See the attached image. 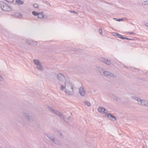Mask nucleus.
<instances>
[{
    "label": "nucleus",
    "mask_w": 148,
    "mask_h": 148,
    "mask_svg": "<svg viewBox=\"0 0 148 148\" xmlns=\"http://www.w3.org/2000/svg\"><path fill=\"white\" fill-rule=\"evenodd\" d=\"M116 20L117 21H123V19H119V20H118V18H116Z\"/></svg>",
    "instance_id": "obj_18"
},
{
    "label": "nucleus",
    "mask_w": 148,
    "mask_h": 148,
    "mask_svg": "<svg viewBox=\"0 0 148 148\" xmlns=\"http://www.w3.org/2000/svg\"><path fill=\"white\" fill-rule=\"evenodd\" d=\"M61 87H62V90L64 88V86H63V85H62L61 86Z\"/></svg>",
    "instance_id": "obj_19"
},
{
    "label": "nucleus",
    "mask_w": 148,
    "mask_h": 148,
    "mask_svg": "<svg viewBox=\"0 0 148 148\" xmlns=\"http://www.w3.org/2000/svg\"><path fill=\"white\" fill-rule=\"evenodd\" d=\"M71 88H72V89L73 90V87H71Z\"/></svg>",
    "instance_id": "obj_20"
},
{
    "label": "nucleus",
    "mask_w": 148,
    "mask_h": 148,
    "mask_svg": "<svg viewBox=\"0 0 148 148\" xmlns=\"http://www.w3.org/2000/svg\"><path fill=\"white\" fill-rule=\"evenodd\" d=\"M104 75L106 76L108 75H109V73L107 71H105L104 72Z\"/></svg>",
    "instance_id": "obj_12"
},
{
    "label": "nucleus",
    "mask_w": 148,
    "mask_h": 148,
    "mask_svg": "<svg viewBox=\"0 0 148 148\" xmlns=\"http://www.w3.org/2000/svg\"><path fill=\"white\" fill-rule=\"evenodd\" d=\"M1 5V8L2 9L5 11H8L9 9V7L4 3L1 2L0 3Z\"/></svg>",
    "instance_id": "obj_1"
},
{
    "label": "nucleus",
    "mask_w": 148,
    "mask_h": 148,
    "mask_svg": "<svg viewBox=\"0 0 148 148\" xmlns=\"http://www.w3.org/2000/svg\"><path fill=\"white\" fill-rule=\"evenodd\" d=\"M79 93L80 94L84 96L85 94V91L84 89L82 87H81L79 89Z\"/></svg>",
    "instance_id": "obj_4"
},
{
    "label": "nucleus",
    "mask_w": 148,
    "mask_h": 148,
    "mask_svg": "<svg viewBox=\"0 0 148 148\" xmlns=\"http://www.w3.org/2000/svg\"><path fill=\"white\" fill-rule=\"evenodd\" d=\"M6 1L9 3H12L13 2L14 0H5Z\"/></svg>",
    "instance_id": "obj_13"
},
{
    "label": "nucleus",
    "mask_w": 148,
    "mask_h": 148,
    "mask_svg": "<svg viewBox=\"0 0 148 148\" xmlns=\"http://www.w3.org/2000/svg\"><path fill=\"white\" fill-rule=\"evenodd\" d=\"M34 62L37 65V67L38 69L41 70L42 69V67L40 65V62L38 61L37 60H34Z\"/></svg>",
    "instance_id": "obj_2"
},
{
    "label": "nucleus",
    "mask_w": 148,
    "mask_h": 148,
    "mask_svg": "<svg viewBox=\"0 0 148 148\" xmlns=\"http://www.w3.org/2000/svg\"><path fill=\"white\" fill-rule=\"evenodd\" d=\"M98 110L99 112L102 113H105L107 112L106 109L102 107H100L99 108Z\"/></svg>",
    "instance_id": "obj_3"
},
{
    "label": "nucleus",
    "mask_w": 148,
    "mask_h": 148,
    "mask_svg": "<svg viewBox=\"0 0 148 148\" xmlns=\"http://www.w3.org/2000/svg\"><path fill=\"white\" fill-rule=\"evenodd\" d=\"M34 6L35 8H37L38 7V5L37 4H35L34 5Z\"/></svg>",
    "instance_id": "obj_15"
},
{
    "label": "nucleus",
    "mask_w": 148,
    "mask_h": 148,
    "mask_svg": "<svg viewBox=\"0 0 148 148\" xmlns=\"http://www.w3.org/2000/svg\"><path fill=\"white\" fill-rule=\"evenodd\" d=\"M84 103L85 105L88 106H90V103L88 102H84Z\"/></svg>",
    "instance_id": "obj_10"
},
{
    "label": "nucleus",
    "mask_w": 148,
    "mask_h": 148,
    "mask_svg": "<svg viewBox=\"0 0 148 148\" xmlns=\"http://www.w3.org/2000/svg\"><path fill=\"white\" fill-rule=\"evenodd\" d=\"M16 3L18 4H22L23 3V2L20 0H16Z\"/></svg>",
    "instance_id": "obj_8"
},
{
    "label": "nucleus",
    "mask_w": 148,
    "mask_h": 148,
    "mask_svg": "<svg viewBox=\"0 0 148 148\" xmlns=\"http://www.w3.org/2000/svg\"><path fill=\"white\" fill-rule=\"evenodd\" d=\"M107 116L110 119L113 121L116 120V118L112 115L110 114H108L107 115Z\"/></svg>",
    "instance_id": "obj_5"
},
{
    "label": "nucleus",
    "mask_w": 148,
    "mask_h": 148,
    "mask_svg": "<svg viewBox=\"0 0 148 148\" xmlns=\"http://www.w3.org/2000/svg\"><path fill=\"white\" fill-rule=\"evenodd\" d=\"M38 18H42L44 17V15L43 14V12H41V13H38Z\"/></svg>",
    "instance_id": "obj_6"
},
{
    "label": "nucleus",
    "mask_w": 148,
    "mask_h": 148,
    "mask_svg": "<svg viewBox=\"0 0 148 148\" xmlns=\"http://www.w3.org/2000/svg\"><path fill=\"white\" fill-rule=\"evenodd\" d=\"M146 102V101H142L141 102V103L142 105H146V104H145Z\"/></svg>",
    "instance_id": "obj_11"
},
{
    "label": "nucleus",
    "mask_w": 148,
    "mask_h": 148,
    "mask_svg": "<svg viewBox=\"0 0 148 148\" xmlns=\"http://www.w3.org/2000/svg\"><path fill=\"white\" fill-rule=\"evenodd\" d=\"M122 39H127V40H131V39L129 38H127L123 37H122Z\"/></svg>",
    "instance_id": "obj_14"
},
{
    "label": "nucleus",
    "mask_w": 148,
    "mask_h": 148,
    "mask_svg": "<svg viewBox=\"0 0 148 148\" xmlns=\"http://www.w3.org/2000/svg\"><path fill=\"white\" fill-rule=\"evenodd\" d=\"M99 32L101 34L102 33V29H100L99 30Z\"/></svg>",
    "instance_id": "obj_16"
},
{
    "label": "nucleus",
    "mask_w": 148,
    "mask_h": 148,
    "mask_svg": "<svg viewBox=\"0 0 148 148\" xmlns=\"http://www.w3.org/2000/svg\"><path fill=\"white\" fill-rule=\"evenodd\" d=\"M32 14L35 16H38V13L36 11H33L32 12Z\"/></svg>",
    "instance_id": "obj_9"
},
{
    "label": "nucleus",
    "mask_w": 148,
    "mask_h": 148,
    "mask_svg": "<svg viewBox=\"0 0 148 148\" xmlns=\"http://www.w3.org/2000/svg\"><path fill=\"white\" fill-rule=\"evenodd\" d=\"M106 63L107 64H109L110 63V61H107V62H106Z\"/></svg>",
    "instance_id": "obj_17"
},
{
    "label": "nucleus",
    "mask_w": 148,
    "mask_h": 148,
    "mask_svg": "<svg viewBox=\"0 0 148 148\" xmlns=\"http://www.w3.org/2000/svg\"><path fill=\"white\" fill-rule=\"evenodd\" d=\"M114 34L113 35L114 36H117L119 38L122 39V37L121 35L117 33H114Z\"/></svg>",
    "instance_id": "obj_7"
}]
</instances>
